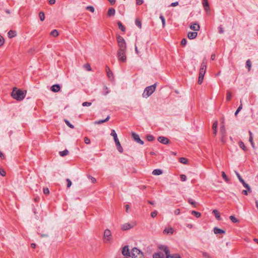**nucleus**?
<instances>
[{"mask_svg": "<svg viewBox=\"0 0 258 258\" xmlns=\"http://www.w3.org/2000/svg\"><path fill=\"white\" fill-rule=\"evenodd\" d=\"M26 93V91H23L15 87L12 92L11 96L14 99L18 101H21L25 98Z\"/></svg>", "mask_w": 258, "mask_h": 258, "instance_id": "f257e3e1", "label": "nucleus"}, {"mask_svg": "<svg viewBox=\"0 0 258 258\" xmlns=\"http://www.w3.org/2000/svg\"><path fill=\"white\" fill-rule=\"evenodd\" d=\"M156 87V83H155L152 85H151L150 86L147 87L145 89L144 92L142 94L143 97L147 98L149 97L150 96H151L154 93V92L155 91Z\"/></svg>", "mask_w": 258, "mask_h": 258, "instance_id": "f03ea898", "label": "nucleus"}, {"mask_svg": "<svg viewBox=\"0 0 258 258\" xmlns=\"http://www.w3.org/2000/svg\"><path fill=\"white\" fill-rule=\"evenodd\" d=\"M159 249H160L161 250H163L164 251L165 254H166V258H174L175 254H170V251L168 248V247L166 245H160L158 247Z\"/></svg>", "mask_w": 258, "mask_h": 258, "instance_id": "7ed1b4c3", "label": "nucleus"}, {"mask_svg": "<svg viewBox=\"0 0 258 258\" xmlns=\"http://www.w3.org/2000/svg\"><path fill=\"white\" fill-rule=\"evenodd\" d=\"M207 59L205 58L203 59V61L201 63V68L200 69L199 75L204 76L206 73L207 68Z\"/></svg>", "mask_w": 258, "mask_h": 258, "instance_id": "20e7f679", "label": "nucleus"}, {"mask_svg": "<svg viewBox=\"0 0 258 258\" xmlns=\"http://www.w3.org/2000/svg\"><path fill=\"white\" fill-rule=\"evenodd\" d=\"M235 173H236V176L238 177L239 180L240 181V182L242 183L243 186L244 187H245L246 188H247V189L248 190L249 192H251V189L250 186L244 181V180L242 179V178L241 177L240 175L239 174V173L237 172V171H235Z\"/></svg>", "mask_w": 258, "mask_h": 258, "instance_id": "39448f33", "label": "nucleus"}, {"mask_svg": "<svg viewBox=\"0 0 258 258\" xmlns=\"http://www.w3.org/2000/svg\"><path fill=\"white\" fill-rule=\"evenodd\" d=\"M125 51H123V50H121V51H120V50H118L117 55V58H118L119 61H122L123 62H125L126 59V55H125Z\"/></svg>", "mask_w": 258, "mask_h": 258, "instance_id": "423d86ee", "label": "nucleus"}, {"mask_svg": "<svg viewBox=\"0 0 258 258\" xmlns=\"http://www.w3.org/2000/svg\"><path fill=\"white\" fill-rule=\"evenodd\" d=\"M140 254H142V251L138 248L134 247L132 250L131 257L132 258H136Z\"/></svg>", "mask_w": 258, "mask_h": 258, "instance_id": "0eeeda50", "label": "nucleus"}, {"mask_svg": "<svg viewBox=\"0 0 258 258\" xmlns=\"http://www.w3.org/2000/svg\"><path fill=\"white\" fill-rule=\"evenodd\" d=\"M132 138L138 144L140 145H143L144 142L143 141H142L138 134L135 133H132Z\"/></svg>", "mask_w": 258, "mask_h": 258, "instance_id": "6e6552de", "label": "nucleus"}, {"mask_svg": "<svg viewBox=\"0 0 258 258\" xmlns=\"http://www.w3.org/2000/svg\"><path fill=\"white\" fill-rule=\"evenodd\" d=\"M122 254L123 255L131 257V252L130 251L128 245H125L122 249Z\"/></svg>", "mask_w": 258, "mask_h": 258, "instance_id": "1a4fd4ad", "label": "nucleus"}, {"mask_svg": "<svg viewBox=\"0 0 258 258\" xmlns=\"http://www.w3.org/2000/svg\"><path fill=\"white\" fill-rule=\"evenodd\" d=\"M111 232L109 229H106L104 232V241L107 242L110 239Z\"/></svg>", "mask_w": 258, "mask_h": 258, "instance_id": "9d476101", "label": "nucleus"}, {"mask_svg": "<svg viewBox=\"0 0 258 258\" xmlns=\"http://www.w3.org/2000/svg\"><path fill=\"white\" fill-rule=\"evenodd\" d=\"M158 141L164 145H167L169 143V140L168 138L163 137V136H160L158 138Z\"/></svg>", "mask_w": 258, "mask_h": 258, "instance_id": "9b49d317", "label": "nucleus"}, {"mask_svg": "<svg viewBox=\"0 0 258 258\" xmlns=\"http://www.w3.org/2000/svg\"><path fill=\"white\" fill-rule=\"evenodd\" d=\"M134 226V224H131L130 223H124L121 225V228L122 230L125 231L133 228Z\"/></svg>", "mask_w": 258, "mask_h": 258, "instance_id": "f8f14e48", "label": "nucleus"}, {"mask_svg": "<svg viewBox=\"0 0 258 258\" xmlns=\"http://www.w3.org/2000/svg\"><path fill=\"white\" fill-rule=\"evenodd\" d=\"M60 89L59 84H55L52 85L50 88V90L53 92H58Z\"/></svg>", "mask_w": 258, "mask_h": 258, "instance_id": "ddd939ff", "label": "nucleus"}, {"mask_svg": "<svg viewBox=\"0 0 258 258\" xmlns=\"http://www.w3.org/2000/svg\"><path fill=\"white\" fill-rule=\"evenodd\" d=\"M190 28L194 31H199L200 27L197 23H194L190 25Z\"/></svg>", "mask_w": 258, "mask_h": 258, "instance_id": "4468645a", "label": "nucleus"}, {"mask_svg": "<svg viewBox=\"0 0 258 258\" xmlns=\"http://www.w3.org/2000/svg\"><path fill=\"white\" fill-rule=\"evenodd\" d=\"M203 6L207 13L210 12V9L208 1H203Z\"/></svg>", "mask_w": 258, "mask_h": 258, "instance_id": "2eb2a0df", "label": "nucleus"}, {"mask_svg": "<svg viewBox=\"0 0 258 258\" xmlns=\"http://www.w3.org/2000/svg\"><path fill=\"white\" fill-rule=\"evenodd\" d=\"M198 33L196 32H189L187 34V37L189 39H193L197 37Z\"/></svg>", "mask_w": 258, "mask_h": 258, "instance_id": "dca6fc26", "label": "nucleus"}, {"mask_svg": "<svg viewBox=\"0 0 258 258\" xmlns=\"http://www.w3.org/2000/svg\"><path fill=\"white\" fill-rule=\"evenodd\" d=\"M118 44L119 48L118 50H120V51H121V50L126 51V46L125 42L118 43Z\"/></svg>", "mask_w": 258, "mask_h": 258, "instance_id": "f3484780", "label": "nucleus"}, {"mask_svg": "<svg viewBox=\"0 0 258 258\" xmlns=\"http://www.w3.org/2000/svg\"><path fill=\"white\" fill-rule=\"evenodd\" d=\"M164 254L162 252H156L153 255V258H164Z\"/></svg>", "mask_w": 258, "mask_h": 258, "instance_id": "a211bd4d", "label": "nucleus"}, {"mask_svg": "<svg viewBox=\"0 0 258 258\" xmlns=\"http://www.w3.org/2000/svg\"><path fill=\"white\" fill-rule=\"evenodd\" d=\"M214 232L216 234H224L225 233V231L224 230L221 229L218 227H215L213 229Z\"/></svg>", "mask_w": 258, "mask_h": 258, "instance_id": "6ab92c4d", "label": "nucleus"}, {"mask_svg": "<svg viewBox=\"0 0 258 258\" xmlns=\"http://www.w3.org/2000/svg\"><path fill=\"white\" fill-rule=\"evenodd\" d=\"M110 135L113 137L114 141L115 143H116L118 141H119L117 138V134L116 133L115 130H112L111 131Z\"/></svg>", "mask_w": 258, "mask_h": 258, "instance_id": "aec40b11", "label": "nucleus"}, {"mask_svg": "<svg viewBox=\"0 0 258 258\" xmlns=\"http://www.w3.org/2000/svg\"><path fill=\"white\" fill-rule=\"evenodd\" d=\"M115 9L113 8H109L108 11L107 15L109 17L114 16L115 15Z\"/></svg>", "mask_w": 258, "mask_h": 258, "instance_id": "412c9836", "label": "nucleus"}, {"mask_svg": "<svg viewBox=\"0 0 258 258\" xmlns=\"http://www.w3.org/2000/svg\"><path fill=\"white\" fill-rule=\"evenodd\" d=\"M115 143V145L116 146V148H117V150L118 151V152L120 153H122L123 151V149L122 146H121V144H120L119 141H118Z\"/></svg>", "mask_w": 258, "mask_h": 258, "instance_id": "4be33fe9", "label": "nucleus"}, {"mask_svg": "<svg viewBox=\"0 0 258 258\" xmlns=\"http://www.w3.org/2000/svg\"><path fill=\"white\" fill-rule=\"evenodd\" d=\"M217 126H218V121L216 120L215 121L213 124V125H212V128L213 130V134L215 136L217 134Z\"/></svg>", "mask_w": 258, "mask_h": 258, "instance_id": "5701e85b", "label": "nucleus"}, {"mask_svg": "<svg viewBox=\"0 0 258 258\" xmlns=\"http://www.w3.org/2000/svg\"><path fill=\"white\" fill-rule=\"evenodd\" d=\"M110 118V116H108L105 119H102V120H97V121H95L94 122V124H101V123H103L105 122H106Z\"/></svg>", "mask_w": 258, "mask_h": 258, "instance_id": "b1692460", "label": "nucleus"}, {"mask_svg": "<svg viewBox=\"0 0 258 258\" xmlns=\"http://www.w3.org/2000/svg\"><path fill=\"white\" fill-rule=\"evenodd\" d=\"M8 35L9 38H12L16 36L17 33L16 31L10 30L8 33Z\"/></svg>", "mask_w": 258, "mask_h": 258, "instance_id": "393cba45", "label": "nucleus"}, {"mask_svg": "<svg viewBox=\"0 0 258 258\" xmlns=\"http://www.w3.org/2000/svg\"><path fill=\"white\" fill-rule=\"evenodd\" d=\"M212 213L215 215L216 218L218 220H220V219H221L220 214L217 210L215 209V210H213Z\"/></svg>", "mask_w": 258, "mask_h": 258, "instance_id": "a878e982", "label": "nucleus"}, {"mask_svg": "<svg viewBox=\"0 0 258 258\" xmlns=\"http://www.w3.org/2000/svg\"><path fill=\"white\" fill-rule=\"evenodd\" d=\"M106 72H107V74L108 77L110 79L113 78V74L112 72L110 70L109 68L107 66L106 67Z\"/></svg>", "mask_w": 258, "mask_h": 258, "instance_id": "bb28decb", "label": "nucleus"}, {"mask_svg": "<svg viewBox=\"0 0 258 258\" xmlns=\"http://www.w3.org/2000/svg\"><path fill=\"white\" fill-rule=\"evenodd\" d=\"M163 173V171L161 169H156L153 171L152 174L154 175H159L162 174Z\"/></svg>", "mask_w": 258, "mask_h": 258, "instance_id": "cd10ccee", "label": "nucleus"}, {"mask_svg": "<svg viewBox=\"0 0 258 258\" xmlns=\"http://www.w3.org/2000/svg\"><path fill=\"white\" fill-rule=\"evenodd\" d=\"M220 133L221 134L222 136H223V138H224L226 136V130L224 125H223L220 127Z\"/></svg>", "mask_w": 258, "mask_h": 258, "instance_id": "c85d7f7f", "label": "nucleus"}, {"mask_svg": "<svg viewBox=\"0 0 258 258\" xmlns=\"http://www.w3.org/2000/svg\"><path fill=\"white\" fill-rule=\"evenodd\" d=\"M163 233L172 234L173 233V229L172 228H165L163 231Z\"/></svg>", "mask_w": 258, "mask_h": 258, "instance_id": "c756f323", "label": "nucleus"}, {"mask_svg": "<svg viewBox=\"0 0 258 258\" xmlns=\"http://www.w3.org/2000/svg\"><path fill=\"white\" fill-rule=\"evenodd\" d=\"M103 91L102 92V95L106 96L110 92L108 88L106 86H104L103 89Z\"/></svg>", "mask_w": 258, "mask_h": 258, "instance_id": "7c9ffc66", "label": "nucleus"}, {"mask_svg": "<svg viewBox=\"0 0 258 258\" xmlns=\"http://www.w3.org/2000/svg\"><path fill=\"white\" fill-rule=\"evenodd\" d=\"M238 145L240 148H241L243 151H247V148L245 147L244 144L242 141H239L238 143Z\"/></svg>", "mask_w": 258, "mask_h": 258, "instance_id": "2f4dec72", "label": "nucleus"}, {"mask_svg": "<svg viewBox=\"0 0 258 258\" xmlns=\"http://www.w3.org/2000/svg\"><path fill=\"white\" fill-rule=\"evenodd\" d=\"M117 25H118V28L121 30V31H122L123 32L125 31V28L120 21H118L117 22Z\"/></svg>", "mask_w": 258, "mask_h": 258, "instance_id": "473e14b6", "label": "nucleus"}, {"mask_svg": "<svg viewBox=\"0 0 258 258\" xmlns=\"http://www.w3.org/2000/svg\"><path fill=\"white\" fill-rule=\"evenodd\" d=\"M251 67V63L250 59H248L246 61V68H247L248 71H250Z\"/></svg>", "mask_w": 258, "mask_h": 258, "instance_id": "72a5a7b5", "label": "nucleus"}, {"mask_svg": "<svg viewBox=\"0 0 258 258\" xmlns=\"http://www.w3.org/2000/svg\"><path fill=\"white\" fill-rule=\"evenodd\" d=\"M188 202L189 204L192 205L194 207H196L197 206V203L195 202L192 199L189 198L188 199Z\"/></svg>", "mask_w": 258, "mask_h": 258, "instance_id": "f704fd0d", "label": "nucleus"}, {"mask_svg": "<svg viewBox=\"0 0 258 258\" xmlns=\"http://www.w3.org/2000/svg\"><path fill=\"white\" fill-rule=\"evenodd\" d=\"M69 154V151L67 149H66L62 151L59 152V155L62 156H65Z\"/></svg>", "mask_w": 258, "mask_h": 258, "instance_id": "c9c22d12", "label": "nucleus"}, {"mask_svg": "<svg viewBox=\"0 0 258 258\" xmlns=\"http://www.w3.org/2000/svg\"><path fill=\"white\" fill-rule=\"evenodd\" d=\"M58 34H59L58 32L57 31V30H55V29L52 30L50 33V35L53 36L54 37H57L58 35Z\"/></svg>", "mask_w": 258, "mask_h": 258, "instance_id": "e433bc0d", "label": "nucleus"}, {"mask_svg": "<svg viewBox=\"0 0 258 258\" xmlns=\"http://www.w3.org/2000/svg\"><path fill=\"white\" fill-rule=\"evenodd\" d=\"M116 38L118 43L125 42L123 38L119 35L117 36Z\"/></svg>", "mask_w": 258, "mask_h": 258, "instance_id": "4c0bfd02", "label": "nucleus"}, {"mask_svg": "<svg viewBox=\"0 0 258 258\" xmlns=\"http://www.w3.org/2000/svg\"><path fill=\"white\" fill-rule=\"evenodd\" d=\"M84 68L87 71H91L92 69L89 63L85 64L83 66Z\"/></svg>", "mask_w": 258, "mask_h": 258, "instance_id": "58836bf2", "label": "nucleus"}, {"mask_svg": "<svg viewBox=\"0 0 258 258\" xmlns=\"http://www.w3.org/2000/svg\"><path fill=\"white\" fill-rule=\"evenodd\" d=\"M39 17L40 20L41 21H43L45 19V14H44V12H40L39 14Z\"/></svg>", "mask_w": 258, "mask_h": 258, "instance_id": "ea45409f", "label": "nucleus"}, {"mask_svg": "<svg viewBox=\"0 0 258 258\" xmlns=\"http://www.w3.org/2000/svg\"><path fill=\"white\" fill-rule=\"evenodd\" d=\"M229 219L233 223H237L238 222V219L235 218V217L233 215H231L229 217Z\"/></svg>", "mask_w": 258, "mask_h": 258, "instance_id": "a19ab883", "label": "nucleus"}, {"mask_svg": "<svg viewBox=\"0 0 258 258\" xmlns=\"http://www.w3.org/2000/svg\"><path fill=\"white\" fill-rule=\"evenodd\" d=\"M191 214L194 215L197 218H199L201 216V214L200 213L195 211H192L191 212Z\"/></svg>", "mask_w": 258, "mask_h": 258, "instance_id": "79ce46f5", "label": "nucleus"}, {"mask_svg": "<svg viewBox=\"0 0 258 258\" xmlns=\"http://www.w3.org/2000/svg\"><path fill=\"white\" fill-rule=\"evenodd\" d=\"M160 19H161V20L162 21L163 27H164L165 25V19L164 16L162 15H160Z\"/></svg>", "mask_w": 258, "mask_h": 258, "instance_id": "37998d69", "label": "nucleus"}, {"mask_svg": "<svg viewBox=\"0 0 258 258\" xmlns=\"http://www.w3.org/2000/svg\"><path fill=\"white\" fill-rule=\"evenodd\" d=\"M155 138L153 135H148L147 136V139L148 141L151 142L154 140Z\"/></svg>", "mask_w": 258, "mask_h": 258, "instance_id": "c03bdc74", "label": "nucleus"}, {"mask_svg": "<svg viewBox=\"0 0 258 258\" xmlns=\"http://www.w3.org/2000/svg\"><path fill=\"white\" fill-rule=\"evenodd\" d=\"M179 162L183 164H186L187 162V159L184 157H181L179 158Z\"/></svg>", "mask_w": 258, "mask_h": 258, "instance_id": "a18cd8bd", "label": "nucleus"}, {"mask_svg": "<svg viewBox=\"0 0 258 258\" xmlns=\"http://www.w3.org/2000/svg\"><path fill=\"white\" fill-rule=\"evenodd\" d=\"M204 76L199 75V79H198V84H201L203 83V80H204Z\"/></svg>", "mask_w": 258, "mask_h": 258, "instance_id": "49530a36", "label": "nucleus"}, {"mask_svg": "<svg viewBox=\"0 0 258 258\" xmlns=\"http://www.w3.org/2000/svg\"><path fill=\"white\" fill-rule=\"evenodd\" d=\"M135 24L137 25V26H138L140 28H141V27H142V23H141V22L139 20L137 19L135 20Z\"/></svg>", "mask_w": 258, "mask_h": 258, "instance_id": "de8ad7c7", "label": "nucleus"}, {"mask_svg": "<svg viewBox=\"0 0 258 258\" xmlns=\"http://www.w3.org/2000/svg\"><path fill=\"white\" fill-rule=\"evenodd\" d=\"M222 176L223 178V179H224L226 182H228L229 179L224 171L222 172Z\"/></svg>", "mask_w": 258, "mask_h": 258, "instance_id": "09e8293b", "label": "nucleus"}, {"mask_svg": "<svg viewBox=\"0 0 258 258\" xmlns=\"http://www.w3.org/2000/svg\"><path fill=\"white\" fill-rule=\"evenodd\" d=\"M240 102H241V101H240ZM242 103H241L240 105L239 106L237 110H236L235 112V115H237V114L238 113V112L242 109Z\"/></svg>", "mask_w": 258, "mask_h": 258, "instance_id": "8fccbe9b", "label": "nucleus"}, {"mask_svg": "<svg viewBox=\"0 0 258 258\" xmlns=\"http://www.w3.org/2000/svg\"><path fill=\"white\" fill-rule=\"evenodd\" d=\"M64 122L67 124V125L68 126H69L70 128H74V126L72 124H71L70 122V121L69 120H68L67 119H64Z\"/></svg>", "mask_w": 258, "mask_h": 258, "instance_id": "3c124183", "label": "nucleus"}, {"mask_svg": "<svg viewBox=\"0 0 258 258\" xmlns=\"http://www.w3.org/2000/svg\"><path fill=\"white\" fill-rule=\"evenodd\" d=\"M202 255L203 257L206 258H211V255L209 253L207 252L203 251L202 252Z\"/></svg>", "mask_w": 258, "mask_h": 258, "instance_id": "603ef678", "label": "nucleus"}, {"mask_svg": "<svg viewBox=\"0 0 258 258\" xmlns=\"http://www.w3.org/2000/svg\"><path fill=\"white\" fill-rule=\"evenodd\" d=\"M231 93L230 92H228L227 93V96H226V100L227 101H229L231 100Z\"/></svg>", "mask_w": 258, "mask_h": 258, "instance_id": "864d4df0", "label": "nucleus"}, {"mask_svg": "<svg viewBox=\"0 0 258 258\" xmlns=\"http://www.w3.org/2000/svg\"><path fill=\"white\" fill-rule=\"evenodd\" d=\"M86 10L93 13L94 12V8L92 6H88L86 8Z\"/></svg>", "mask_w": 258, "mask_h": 258, "instance_id": "5fc2aeb1", "label": "nucleus"}, {"mask_svg": "<svg viewBox=\"0 0 258 258\" xmlns=\"http://www.w3.org/2000/svg\"><path fill=\"white\" fill-rule=\"evenodd\" d=\"M92 104V103L91 102H84L82 103V106H84V107H85V106H91Z\"/></svg>", "mask_w": 258, "mask_h": 258, "instance_id": "6e6d98bb", "label": "nucleus"}, {"mask_svg": "<svg viewBox=\"0 0 258 258\" xmlns=\"http://www.w3.org/2000/svg\"><path fill=\"white\" fill-rule=\"evenodd\" d=\"M187 43V40L185 38H183L182 39L181 41V45L183 46H185V45Z\"/></svg>", "mask_w": 258, "mask_h": 258, "instance_id": "4d7b16f0", "label": "nucleus"}, {"mask_svg": "<svg viewBox=\"0 0 258 258\" xmlns=\"http://www.w3.org/2000/svg\"><path fill=\"white\" fill-rule=\"evenodd\" d=\"M186 176L185 175L181 174L180 175V179L182 181H185L186 180Z\"/></svg>", "mask_w": 258, "mask_h": 258, "instance_id": "13d9d810", "label": "nucleus"}, {"mask_svg": "<svg viewBox=\"0 0 258 258\" xmlns=\"http://www.w3.org/2000/svg\"><path fill=\"white\" fill-rule=\"evenodd\" d=\"M5 42V39L3 36L0 35V46H2Z\"/></svg>", "mask_w": 258, "mask_h": 258, "instance_id": "bf43d9fd", "label": "nucleus"}, {"mask_svg": "<svg viewBox=\"0 0 258 258\" xmlns=\"http://www.w3.org/2000/svg\"><path fill=\"white\" fill-rule=\"evenodd\" d=\"M249 141L250 142L252 147L253 148H254V143L253 142V138H252V137H249Z\"/></svg>", "mask_w": 258, "mask_h": 258, "instance_id": "052dcab7", "label": "nucleus"}, {"mask_svg": "<svg viewBox=\"0 0 258 258\" xmlns=\"http://www.w3.org/2000/svg\"><path fill=\"white\" fill-rule=\"evenodd\" d=\"M67 182V187H71V186L72 185V181L70 179H69V178L67 179L66 180Z\"/></svg>", "mask_w": 258, "mask_h": 258, "instance_id": "680f3d73", "label": "nucleus"}, {"mask_svg": "<svg viewBox=\"0 0 258 258\" xmlns=\"http://www.w3.org/2000/svg\"><path fill=\"white\" fill-rule=\"evenodd\" d=\"M6 174V171L4 169L0 168V174L3 176H5Z\"/></svg>", "mask_w": 258, "mask_h": 258, "instance_id": "e2e57ef3", "label": "nucleus"}, {"mask_svg": "<svg viewBox=\"0 0 258 258\" xmlns=\"http://www.w3.org/2000/svg\"><path fill=\"white\" fill-rule=\"evenodd\" d=\"M157 212L156 211H154L151 213V216L152 218L155 217L157 216Z\"/></svg>", "mask_w": 258, "mask_h": 258, "instance_id": "0e129e2a", "label": "nucleus"}, {"mask_svg": "<svg viewBox=\"0 0 258 258\" xmlns=\"http://www.w3.org/2000/svg\"><path fill=\"white\" fill-rule=\"evenodd\" d=\"M178 5V2L177 1L171 3L169 7H176Z\"/></svg>", "mask_w": 258, "mask_h": 258, "instance_id": "69168bd1", "label": "nucleus"}, {"mask_svg": "<svg viewBox=\"0 0 258 258\" xmlns=\"http://www.w3.org/2000/svg\"><path fill=\"white\" fill-rule=\"evenodd\" d=\"M84 142L86 144H89L90 143V140L88 137H85Z\"/></svg>", "mask_w": 258, "mask_h": 258, "instance_id": "338daca9", "label": "nucleus"}, {"mask_svg": "<svg viewBox=\"0 0 258 258\" xmlns=\"http://www.w3.org/2000/svg\"><path fill=\"white\" fill-rule=\"evenodd\" d=\"M43 192H44V194H45V195L48 194L49 193V189L48 188H44Z\"/></svg>", "mask_w": 258, "mask_h": 258, "instance_id": "774afa93", "label": "nucleus"}]
</instances>
